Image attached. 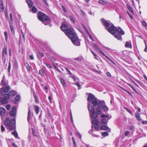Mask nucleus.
<instances>
[{
    "label": "nucleus",
    "mask_w": 147,
    "mask_h": 147,
    "mask_svg": "<svg viewBox=\"0 0 147 147\" xmlns=\"http://www.w3.org/2000/svg\"><path fill=\"white\" fill-rule=\"evenodd\" d=\"M88 100L89 101H92V102L88 103V109L90 111L91 118H95L97 117L98 114H101L102 112L100 107L105 104L104 101L98 100L94 95L90 94L88 95Z\"/></svg>",
    "instance_id": "nucleus-1"
},
{
    "label": "nucleus",
    "mask_w": 147,
    "mask_h": 147,
    "mask_svg": "<svg viewBox=\"0 0 147 147\" xmlns=\"http://www.w3.org/2000/svg\"><path fill=\"white\" fill-rule=\"evenodd\" d=\"M60 28L62 30L65 31V34L70 39L74 45L76 46L80 45L79 40L72 28L69 27L68 28V26L65 24H62Z\"/></svg>",
    "instance_id": "nucleus-2"
},
{
    "label": "nucleus",
    "mask_w": 147,
    "mask_h": 147,
    "mask_svg": "<svg viewBox=\"0 0 147 147\" xmlns=\"http://www.w3.org/2000/svg\"><path fill=\"white\" fill-rule=\"evenodd\" d=\"M108 31L113 35L114 37L117 39L121 40V35H124V32L120 28H117L113 25H112L111 27L107 28Z\"/></svg>",
    "instance_id": "nucleus-3"
},
{
    "label": "nucleus",
    "mask_w": 147,
    "mask_h": 147,
    "mask_svg": "<svg viewBox=\"0 0 147 147\" xmlns=\"http://www.w3.org/2000/svg\"><path fill=\"white\" fill-rule=\"evenodd\" d=\"M10 89V87L8 86L5 88H1L0 89V93L1 97L0 98V101L2 104H6L9 99V97L8 94H4V92H7Z\"/></svg>",
    "instance_id": "nucleus-4"
},
{
    "label": "nucleus",
    "mask_w": 147,
    "mask_h": 147,
    "mask_svg": "<svg viewBox=\"0 0 147 147\" xmlns=\"http://www.w3.org/2000/svg\"><path fill=\"white\" fill-rule=\"evenodd\" d=\"M15 123L16 120L15 118H13L10 121L9 119L7 118L5 120L4 124L7 126V129L10 131H12L15 130L16 128Z\"/></svg>",
    "instance_id": "nucleus-5"
},
{
    "label": "nucleus",
    "mask_w": 147,
    "mask_h": 147,
    "mask_svg": "<svg viewBox=\"0 0 147 147\" xmlns=\"http://www.w3.org/2000/svg\"><path fill=\"white\" fill-rule=\"evenodd\" d=\"M38 17L39 20L42 22L45 25H47L51 22L49 17L41 12L38 13Z\"/></svg>",
    "instance_id": "nucleus-6"
},
{
    "label": "nucleus",
    "mask_w": 147,
    "mask_h": 147,
    "mask_svg": "<svg viewBox=\"0 0 147 147\" xmlns=\"http://www.w3.org/2000/svg\"><path fill=\"white\" fill-rule=\"evenodd\" d=\"M94 48L97 51H99V52L101 53L103 55L105 56V57L110 60L112 62L113 64H115L114 62L112 61L111 59H110L105 54L103 53L102 51H101L100 50V49L99 48L98 46L96 45H94Z\"/></svg>",
    "instance_id": "nucleus-7"
},
{
    "label": "nucleus",
    "mask_w": 147,
    "mask_h": 147,
    "mask_svg": "<svg viewBox=\"0 0 147 147\" xmlns=\"http://www.w3.org/2000/svg\"><path fill=\"white\" fill-rule=\"evenodd\" d=\"M101 21L102 24L107 28L111 25V22L103 19L101 20Z\"/></svg>",
    "instance_id": "nucleus-8"
},
{
    "label": "nucleus",
    "mask_w": 147,
    "mask_h": 147,
    "mask_svg": "<svg viewBox=\"0 0 147 147\" xmlns=\"http://www.w3.org/2000/svg\"><path fill=\"white\" fill-rule=\"evenodd\" d=\"M16 108L15 106H14L12 108V110L9 112L10 115L13 117L15 116L16 114Z\"/></svg>",
    "instance_id": "nucleus-9"
},
{
    "label": "nucleus",
    "mask_w": 147,
    "mask_h": 147,
    "mask_svg": "<svg viewBox=\"0 0 147 147\" xmlns=\"http://www.w3.org/2000/svg\"><path fill=\"white\" fill-rule=\"evenodd\" d=\"M5 109L3 107H0V115L2 116H3L5 113Z\"/></svg>",
    "instance_id": "nucleus-10"
},
{
    "label": "nucleus",
    "mask_w": 147,
    "mask_h": 147,
    "mask_svg": "<svg viewBox=\"0 0 147 147\" xmlns=\"http://www.w3.org/2000/svg\"><path fill=\"white\" fill-rule=\"evenodd\" d=\"M1 83L3 85L6 86L7 84V82L6 81L4 75H3L1 81Z\"/></svg>",
    "instance_id": "nucleus-11"
},
{
    "label": "nucleus",
    "mask_w": 147,
    "mask_h": 147,
    "mask_svg": "<svg viewBox=\"0 0 147 147\" xmlns=\"http://www.w3.org/2000/svg\"><path fill=\"white\" fill-rule=\"evenodd\" d=\"M26 2L27 3L29 7H31L33 5V3L31 0H26Z\"/></svg>",
    "instance_id": "nucleus-12"
},
{
    "label": "nucleus",
    "mask_w": 147,
    "mask_h": 147,
    "mask_svg": "<svg viewBox=\"0 0 147 147\" xmlns=\"http://www.w3.org/2000/svg\"><path fill=\"white\" fill-rule=\"evenodd\" d=\"M125 46L126 47H129L131 48L132 47V45L130 42H126L125 43Z\"/></svg>",
    "instance_id": "nucleus-13"
},
{
    "label": "nucleus",
    "mask_w": 147,
    "mask_h": 147,
    "mask_svg": "<svg viewBox=\"0 0 147 147\" xmlns=\"http://www.w3.org/2000/svg\"><path fill=\"white\" fill-rule=\"evenodd\" d=\"M99 3L102 5H106L108 3L107 1H103V0H100L99 1Z\"/></svg>",
    "instance_id": "nucleus-14"
},
{
    "label": "nucleus",
    "mask_w": 147,
    "mask_h": 147,
    "mask_svg": "<svg viewBox=\"0 0 147 147\" xmlns=\"http://www.w3.org/2000/svg\"><path fill=\"white\" fill-rule=\"evenodd\" d=\"M10 24V28L11 30V32L12 34H14V31L13 29V26L12 25V24L11 23H9Z\"/></svg>",
    "instance_id": "nucleus-15"
},
{
    "label": "nucleus",
    "mask_w": 147,
    "mask_h": 147,
    "mask_svg": "<svg viewBox=\"0 0 147 147\" xmlns=\"http://www.w3.org/2000/svg\"><path fill=\"white\" fill-rule=\"evenodd\" d=\"M7 49L5 47H4L3 49V53L2 55L3 57H4L5 55L7 54Z\"/></svg>",
    "instance_id": "nucleus-16"
},
{
    "label": "nucleus",
    "mask_w": 147,
    "mask_h": 147,
    "mask_svg": "<svg viewBox=\"0 0 147 147\" xmlns=\"http://www.w3.org/2000/svg\"><path fill=\"white\" fill-rule=\"evenodd\" d=\"M16 92L13 90H11L9 91V96H15L16 95Z\"/></svg>",
    "instance_id": "nucleus-17"
},
{
    "label": "nucleus",
    "mask_w": 147,
    "mask_h": 147,
    "mask_svg": "<svg viewBox=\"0 0 147 147\" xmlns=\"http://www.w3.org/2000/svg\"><path fill=\"white\" fill-rule=\"evenodd\" d=\"M101 117L102 118L106 117L108 118L109 119H110L111 117V116H110L109 115H105L104 114H102L101 115Z\"/></svg>",
    "instance_id": "nucleus-18"
},
{
    "label": "nucleus",
    "mask_w": 147,
    "mask_h": 147,
    "mask_svg": "<svg viewBox=\"0 0 147 147\" xmlns=\"http://www.w3.org/2000/svg\"><path fill=\"white\" fill-rule=\"evenodd\" d=\"M94 119L92 120V123L94 124V125L98 124V119H94Z\"/></svg>",
    "instance_id": "nucleus-19"
},
{
    "label": "nucleus",
    "mask_w": 147,
    "mask_h": 147,
    "mask_svg": "<svg viewBox=\"0 0 147 147\" xmlns=\"http://www.w3.org/2000/svg\"><path fill=\"white\" fill-rule=\"evenodd\" d=\"M3 10V6L1 1H0V11L2 12Z\"/></svg>",
    "instance_id": "nucleus-20"
},
{
    "label": "nucleus",
    "mask_w": 147,
    "mask_h": 147,
    "mask_svg": "<svg viewBox=\"0 0 147 147\" xmlns=\"http://www.w3.org/2000/svg\"><path fill=\"white\" fill-rule=\"evenodd\" d=\"M101 129L102 130H108L109 128V127L106 126V125H102V126L101 127Z\"/></svg>",
    "instance_id": "nucleus-21"
},
{
    "label": "nucleus",
    "mask_w": 147,
    "mask_h": 147,
    "mask_svg": "<svg viewBox=\"0 0 147 147\" xmlns=\"http://www.w3.org/2000/svg\"><path fill=\"white\" fill-rule=\"evenodd\" d=\"M60 82H61V84H62V85L64 87H66V84H65V82L64 80L63 79H62L61 78H60Z\"/></svg>",
    "instance_id": "nucleus-22"
},
{
    "label": "nucleus",
    "mask_w": 147,
    "mask_h": 147,
    "mask_svg": "<svg viewBox=\"0 0 147 147\" xmlns=\"http://www.w3.org/2000/svg\"><path fill=\"white\" fill-rule=\"evenodd\" d=\"M37 56L38 58H40L44 56V55L42 53L38 52L37 54Z\"/></svg>",
    "instance_id": "nucleus-23"
},
{
    "label": "nucleus",
    "mask_w": 147,
    "mask_h": 147,
    "mask_svg": "<svg viewBox=\"0 0 147 147\" xmlns=\"http://www.w3.org/2000/svg\"><path fill=\"white\" fill-rule=\"evenodd\" d=\"M34 108L36 113L38 114L39 111V107L37 106H35L34 107Z\"/></svg>",
    "instance_id": "nucleus-24"
},
{
    "label": "nucleus",
    "mask_w": 147,
    "mask_h": 147,
    "mask_svg": "<svg viewBox=\"0 0 147 147\" xmlns=\"http://www.w3.org/2000/svg\"><path fill=\"white\" fill-rule=\"evenodd\" d=\"M31 116V113L30 111V108L29 109L28 111V118L27 120L28 121H29L30 120V118Z\"/></svg>",
    "instance_id": "nucleus-25"
},
{
    "label": "nucleus",
    "mask_w": 147,
    "mask_h": 147,
    "mask_svg": "<svg viewBox=\"0 0 147 147\" xmlns=\"http://www.w3.org/2000/svg\"><path fill=\"white\" fill-rule=\"evenodd\" d=\"M32 10L34 13H36L38 11L37 9L35 7V6H33V7L32 8Z\"/></svg>",
    "instance_id": "nucleus-26"
},
{
    "label": "nucleus",
    "mask_w": 147,
    "mask_h": 147,
    "mask_svg": "<svg viewBox=\"0 0 147 147\" xmlns=\"http://www.w3.org/2000/svg\"><path fill=\"white\" fill-rule=\"evenodd\" d=\"M11 134L13 135L16 138H18V137L17 133L15 131L11 133Z\"/></svg>",
    "instance_id": "nucleus-27"
},
{
    "label": "nucleus",
    "mask_w": 147,
    "mask_h": 147,
    "mask_svg": "<svg viewBox=\"0 0 147 147\" xmlns=\"http://www.w3.org/2000/svg\"><path fill=\"white\" fill-rule=\"evenodd\" d=\"M136 117L137 119L138 120H141V118L140 114L138 113H137L136 114Z\"/></svg>",
    "instance_id": "nucleus-28"
},
{
    "label": "nucleus",
    "mask_w": 147,
    "mask_h": 147,
    "mask_svg": "<svg viewBox=\"0 0 147 147\" xmlns=\"http://www.w3.org/2000/svg\"><path fill=\"white\" fill-rule=\"evenodd\" d=\"M102 108L105 111H108L109 109L105 105H102Z\"/></svg>",
    "instance_id": "nucleus-29"
},
{
    "label": "nucleus",
    "mask_w": 147,
    "mask_h": 147,
    "mask_svg": "<svg viewBox=\"0 0 147 147\" xmlns=\"http://www.w3.org/2000/svg\"><path fill=\"white\" fill-rule=\"evenodd\" d=\"M10 18L11 20L9 22V23L13 24V20L12 18V15L11 13H10L9 14Z\"/></svg>",
    "instance_id": "nucleus-30"
},
{
    "label": "nucleus",
    "mask_w": 147,
    "mask_h": 147,
    "mask_svg": "<svg viewBox=\"0 0 147 147\" xmlns=\"http://www.w3.org/2000/svg\"><path fill=\"white\" fill-rule=\"evenodd\" d=\"M127 6L128 9L131 12V13L133 14H134V12L131 7L128 4L127 5Z\"/></svg>",
    "instance_id": "nucleus-31"
},
{
    "label": "nucleus",
    "mask_w": 147,
    "mask_h": 147,
    "mask_svg": "<svg viewBox=\"0 0 147 147\" xmlns=\"http://www.w3.org/2000/svg\"><path fill=\"white\" fill-rule=\"evenodd\" d=\"M107 123L106 119L105 118H103L102 119L101 121V123L103 124H105Z\"/></svg>",
    "instance_id": "nucleus-32"
},
{
    "label": "nucleus",
    "mask_w": 147,
    "mask_h": 147,
    "mask_svg": "<svg viewBox=\"0 0 147 147\" xmlns=\"http://www.w3.org/2000/svg\"><path fill=\"white\" fill-rule=\"evenodd\" d=\"M25 65L26 67L27 70L28 71H29L31 68V67L30 66H29L27 63H25Z\"/></svg>",
    "instance_id": "nucleus-33"
},
{
    "label": "nucleus",
    "mask_w": 147,
    "mask_h": 147,
    "mask_svg": "<svg viewBox=\"0 0 147 147\" xmlns=\"http://www.w3.org/2000/svg\"><path fill=\"white\" fill-rule=\"evenodd\" d=\"M4 35L5 37V40L6 41H7L8 37H7V32L5 31L4 32Z\"/></svg>",
    "instance_id": "nucleus-34"
},
{
    "label": "nucleus",
    "mask_w": 147,
    "mask_h": 147,
    "mask_svg": "<svg viewBox=\"0 0 147 147\" xmlns=\"http://www.w3.org/2000/svg\"><path fill=\"white\" fill-rule=\"evenodd\" d=\"M20 96L18 95H17L14 98V100L17 101H19L20 99Z\"/></svg>",
    "instance_id": "nucleus-35"
},
{
    "label": "nucleus",
    "mask_w": 147,
    "mask_h": 147,
    "mask_svg": "<svg viewBox=\"0 0 147 147\" xmlns=\"http://www.w3.org/2000/svg\"><path fill=\"white\" fill-rule=\"evenodd\" d=\"M101 135L102 136L104 137L107 136L108 135V134L107 132H104L102 133Z\"/></svg>",
    "instance_id": "nucleus-36"
},
{
    "label": "nucleus",
    "mask_w": 147,
    "mask_h": 147,
    "mask_svg": "<svg viewBox=\"0 0 147 147\" xmlns=\"http://www.w3.org/2000/svg\"><path fill=\"white\" fill-rule=\"evenodd\" d=\"M11 68V63H10V62H9V65H8V70L9 72V73H10Z\"/></svg>",
    "instance_id": "nucleus-37"
},
{
    "label": "nucleus",
    "mask_w": 147,
    "mask_h": 147,
    "mask_svg": "<svg viewBox=\"0 0 147 147\" xmlns=\"http://www.w3.org/2000/svg\"><path fill=\"white\" fill-rule=\"evenodd\" d=\"M94 128L95 129L97 130L99 128V125L98 124L94 125Z\"/></svg>",
    "instance_id": "nucleus-38"
},
{
    "label": "nucleus",
    "mask_w": 147,
    "mask_h": 147,
    "mask_svg": "<svg viewBox=\"0 0 147 147\" xmlns=\"http://www.w3.org/2000/svg\"><path fill=\"white\" fill-rule=\"evenodd\" d=\"M127 84L130 87H131V88L132 89L134 90V91H135V92H136V90L133 87L131 84Z\"/></svg>",
    "instance_id": "nucleus-39"
},
{
    "label": "nucleus",
    "mask_w": 147,
    "mask_h": 147,
    "mask_svg": "<svg viewBox=\"0 0 147 147\" xmlns=\"http://www.w3.org/2000/svg\"><path fill=\"white\" fill-rule=\"evenodd\" d=\"M69 18L74 23L75 22V20L73 18V17L72 16H69Z\"/></svg>",
    "instance_id": "nucleus-40"
},
{
    "label": "nucleus",
    "mask_w": 147,
    "mask_h": 147,
    "mask_svg": "<svg viewBox=\"0 0 147 147\" xmlns=\"http://www.w3.org/2000/svg\"><path fill=\"white\" fill-rule=\"evenodd\" d=\"M1 131L2 132H3L4 131H5V129L4 127L3 126V125H2L1 126Z\"/></svg>",
    "instance_id": "nucleus-41"
},
{
    "label": "nucleus",
    "mask_w": 147,
    "mask_h": 147,
    "mask_svg": "<svg viewBox=\"0 0 147 147\" xmlns=\"http://www.w3.org/2000/svg\"><path fill=\"white\" fill-rule=\"evenodd\" d=\"M142 24L145 27L147 26V24L146 22H145L143 21L142 22Z\"/></svg>",
    "instance_id": "nucleus-42"
},
{
    "label": "nucleus",
    "mask_w": 147,
    "mask_h": 147,
    "mask_svg": "<svg viewBox=\"0 0 147 147\" xmlns=\"http://www.w3.org/2000/svg\"><path fill=\"white\" fill-rule=\"evenodd\" d=\"M75 84L78 87L79 89H80V88L81 86L79 82H76L75 83Z\"/></svg>",
    "instance_id": "nucleus-43"
},
{
    "label": "nucleus",
    "mask_w": 147,
    "mask_h": 147,
    "mask_svg": "<svg viewBox=\"0 0 147 147\" xmlns=\"http://www.w3.org/2000/svg\"><path fill=\"white\" fill-rule=\"evenodd\" d=\"M93 55L94 56V58L95 59L97 60L98 59V57L96 54L95 53Z\"/></svg>",
    "instance_id": "nucleus-44"
},
{
    "label": "nucleus",
    "mask_w": 147,
    "mask_h": 147,
    "mask_svg": "<svg viewBox=\"0 0 147 147\" xmlns=\"http://www.w3.org/2000/svg\"><path fill=\"white\" fill-rule=\"evenodd\" d=\"M65 69L70 74L72 75V74L71 73L69 70L66 67Z\"/></svg>",
    "instance_id": "nucleus-45"
},
{
    "label": "nucleus",
    "mask_w": 147,
    "mask_h": 147,
    "mask_svg": "<svg viewBox=\"0 0 147 147\" xmlns=\"http://www.w3.org/2000/svg\"><path fill=\"white\" fill-rule=\"evenodd\" d=\"M76 134L78 137L80 138V139H81L82 137L81 135L78 132H77Z\"/></svg>",
    "instance_id": "nucleus-46"
},
{
    "label": "nucleus",
    "mask_w": 147,
    "mask_h": 147,
    "mask_svg": "<svg viewBox=\"0 0 147 147\" xmlns=\"http://www.w3.org/2000/svg\"><path fill=\"white\" fill-rule=\"evenodd\" d=\"M45 64L46 65V66L49 68H50L51 67V66L48 63H45Z\"/></svg>",
    "instance_id": "nucleus-47"
},
{
    "label": "nucleus",
    "mask_w": 147,
    "mask_h": 147,
    "mask_svg": "<svg viewBox=\"0 0 147 147\" xmlns=\"http://www.w3.org/2000/svg\"><path fill=\"white\" fill-rule=\"evenodd\" d=\"M48 99L49 100V102L50 103H52V98L51 96H49L48 97Z\"/></svg>",
    "instance_id": "nucleus-48"
},
{
    "label": "nucleus",
    "mask_w": 147,
    "mask_h": 147,
    "mask_svg": "<svg viewBox=\"0 0 147 147\" xmlns=\"http://www.w3.org/2000/svg\"><path fill=\"white\" fill-rule=\"evenodd\" d=\"M71 77L72 78V79L74 80V81H75L76 80V78L74 76H71Z\"/></svg>",
    "instance_id": "nucleus-49"
},
{
    "label": "nucleus",
    "mask_w": 147,
    "mask_h": 147,
    "mask_svg": "<svg viewBox=\"0 0 147 147\" xmlns=\"http://www.w3.org/2000/svg\"><path fill=\"white\" fill-rule=\"evenodd\" d=\"M11 106L10 105H8L6 106V108L7 110H9Z\"/></svg>",
    "instance_id": "nucleus-50"
},
{
    "label": "nucleus",
    "mask_w": 147,
    "mask_h": 147,
    "mask_svg": "<svg viewBox=\"0 0 147 147\" xmlns=\"http://www.w3.org/2000/svg\"><path fill=\"white\" fill-rule=\"evenodd\" d=\"M29 57H30V58L31 59V60H34V57L33 56V55H30L29 56Z\"/></svg>",
    "instance_id": "nucleus-51"
},
{
    "label": "nucleus",
    "mask_w": 147,
    "mask_h": 147,
    "mask_svg": "<svg viewBox=\"0 0 147 147\" xmlns=\"http://www.w3.org/2000/svg\"><path fill=\"white\" fill-rule=\"evenodd\" d=\"M62 9H63V11L65 12H66V10L65 9V7H64L63 6H62Z\"/></svg>",
    "instance_id": "nucleus-52"
},
{
    "label": "nucleus",
    "mask_w": 147,
    "mask_h": 147,
    "mask_svg": "<svg viewBox=\"0 0 147 147\" xmlns=\"http://www.w3.org/2000/svg\"><path fill=\"white\" fill-rule=\"evenodd\" d=\"M124 109H125L129 113L131 114H132V112L129 110H128L127 108L124 107Z\"/></svg>",
    "instance_id": "nucleus-53"
},
{
    "label": "nucleus",
    "mask_w": 147,
    "mask_h": 147,
    "mask_svg": "<svg viewBox=\"0 0 147 147\" xmlns=\"http://www.w3.org/2000/svg\"><path fill=\"white\" fill-rule=\"evenodd\" d=\"M127 14L129 15L130 18L131 19H133V17H132V16H131V15L130 14H129V12L128 11H127Z\"/></svg>",
    "instance_id": "nucleus-54"
},
{
    "label": "nucleus",
    "mask_w": 147,
    "mask_h": 147,
    "mask_svg": "<svg viewBox=\"0 0 147 147\" xmlns=\"http://www.w3.org/2000/svg\"><path fill=\"white\" fill-rule=\"evenodd\" d=\"M43 72V70H39V73L41 75H42V73Z\"/></svg>",
    "instance_id": "nucleus-55"
},
{
    "label": "nucleus",
    "mask_w": 147,
    "mask_h": 147,
    "mask_svg": "<svg viewBox=\"0 0 147 147\" xmlns=\"http://www.w3.org/2000/svg\"><path fill=\"white\" fill-rule=\"evenodd\" d=\"M107 75L109 77H110L111 76V74L109 72H107Z\"/></svg>",
    "instance_id": "nucleus-56"
},
{
    "label": "nucleus",
    "mask_w": 147,
    "mask_h": 147,
    "mask_svg": "<svg viewBox=\"0 0 147 147\" xmlns=\"http://www.w3.org/2000/svg\"><path fill=\"white\" fill-rule=\"evenodd\" d=\"M129 133V131H126L125 132V136H127Z\"/></svg>",
    "instance_id": "nucleus-57"
},
{
    "label": "nucleus",
    "mask_w": 147,
    "mask_h": 147,
    "mask_svg": "<svg viewBox=\"0 0 147 147\" xmlns=\"http://www.w3.org/2000/svg\"><path fill=\"white\" fill-rule=\"evenodd\" d=\"M12 145L13 147H18L15 144L14 142L12 143Z\"/></svg>",
    "instance_id": "nucleus-58"
},
{
    "label": "nucleus",
    "mask_w": 147,
    "mask_h": 147,
    "mask_svg": "<svg viewBox=\"0 0 147 147\" xmlns=\"http://www.w3.org/2000/svg\"><path fill=\"white\" fill-rule=\"evenodd\" d=\"M144 51L146 52H147V46L146 44H145V48L144 49Z\"/></svg>",
    "instance_id": "nucleus-59"
},
{
    "label": "nucleus",
    "mask_w": 147,
    "mask_h": 147,
    "mask_svg": "<svg viewBox=\"0 0 147 147\" xmlns=\"http://www.w3.org/2000/svg\"><path fill=\"white\" fill-rule=\"evenodd\" d=\"M142 123L143 124H146L147 125V121H143L142 122Z\"/></svg>",
    "instance_id": "nucleus-60"
},
{
    "label": "nucleus",
    "mask_w": 147,
    "mask_h": 147,
    "mask_svg": "<svg viewBox=\"0 0 147 147\" xmlns=\"http://www.w3.org/2000/svg\"><path fill=\"white\" fill-rule=\"evenodd\" d=\"M73 144L74 145V147H76V142L75 141H74L73 142Z\"/></svg>",
    "instance_id": "nucleus-61"
},
{
    "label": "nucleus",
    "mask_w": 147,
    "mask_h": 147,
    "mask_svg": "<svg viewBox=\"0 0 147 147\" xmlns=\"http://www.w3.org/2000/svg\"><path fill=\"white\" fill-rule=\"evenodd\" d=\"M82 26L85 29V30L86 31V32H87V33H88V32L87 30V29H86V28L85 27V26H84L83 25H82Z\"/></svg>",
    "instance_id": "nucleus-62"
},
{
    "label": "nucleus",
    "mask_w": 147,
    "mask_h": 147,
    "mask_svg": "<svg viewBox=\"0 0 147 147\" xmlns=\"http://www.w3.org/2000/svg\"><path fill=\"white\" fill-rule=\"evenodd\" d=\"M35 100L36 102L37 103H38V99H37L36 96H35Z\"/></svg>",
    "instance_id": "nucleus-63"
},
{
    "label": "nucleus",
    "mask_w": 147,
    "mask_h": 147,
    "mask_svg": "<svg viewBox=\"0 0 147 147\" xmlns=\"http://www.w3.org/2000/svg\"><path fill=\"white\" fill-rule=\"evenodd\" d=\"M45 90H46V91H45V92H46V93H48V91H47V90H48V87L47 86H45Z\"/></svg>",
    "instance_id": "nucleus-64"
}]
</instances>
